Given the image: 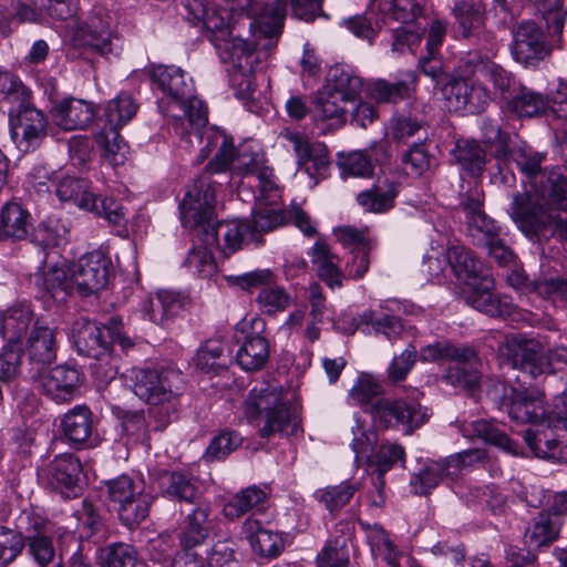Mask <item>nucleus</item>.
I'll return each mask as SVG.
<instances>
[{
  "mask_svg": "<svg viewBox=\"0 0 567 567\" xmlns=\"http://www.w3.org/2000/svg\"><path fill=\"white\" fill-rule=\"evenodd\" d=\"M43 524L42 518H35L33 524L35 534L27 536L28 553L39 567H63L61 557L55 553L52 538L39 533Z\"/></svg>",
  "mask_w": 567,
  "mask_h": 567,
  "instance_id": "obj_40",
  "label": "nucleus"
},
{
  "mask_svg": "<svg viewBox=\"0 0 567 567\" xmlns=\"http://www.w3.org/2000/svg\"><path fill=\"white\" fill-rule=\"evenodd\" d=\"M545 156L540 153L534 152L530 148H517L511 153L506 151H497L491 158L489 177H514L516 171L527 177H533L537 174L548 177H565L559 168H554L547 172V167L543 166Z\"/></svg>",
  "mask_w": 567,
  "mask_h": 567,
  "instance_id": "obj_9",
  "label": "nucleus"
},
{
  "mask_svg": "<svg viewBox=\"0 0 567 567\" xmlns=\"http://www.w3.org/2000/svg\"><path fill=\"white\" fill-rule=\"evenodd\" d=\"M193 235H195L194 231ZM194 246L192 249H189L183 266L186 267L192 274L199 277H212L217 270V266L212 252L213 249H216V246L205 245L200 243L196 236H194Z\"/></svg>",
  "mask_w": 567,
  "mask_h": 567,
  "instance_id": "obj_55",
  "label": "nucleus"
},
{
  "mask_svg": "<svg viewBox=\"0 0 567 567\" xmlns=\"http://www.w3.org/2000/svg\"><path fill=\"white\" fill-rule=\"evenodd\" d=\"M421 359L425 361L451 360L455 361L457 365H468L470 368L476 367L478 363L477 353L472 347L455 346L449 342H439L423 348Z\"/></svg>",
  "mask_w": 567,
  "mask_h": 567,
  "instance_id": "obj_46",
  "label": "nucleus"
},
{
  "mask_svg": "<svg viewBox=\"0 0 567 567\" xmlns=\"http://www.w3.org/2000/svg\"><path fill=\"white\" fill-rule=\"evenodd\" d=\"M567 514V491L556 493L549 512H540L532 519L525 532V543L530 548H539L554 543L559 535L560 523L553 515Z\"/></svg>",
  "mask_w": 567,
  "mask_h": 567,
  "instance_id": "obj_16",
  "label": "nucleus"
},
{
  "mask_svg": "<svg viewBox=\"0 0 567 567\" xmlns=\"http://www.w3.org/2000/svg\"><path fill=\"white\" fill-rule=\"evenodd\" d=\"M35 285L43 290L50 298L58 302L66 300L68 296L75 288L69 269L53 266L45 269L37 276Z\"/></svg>",
  "mask_w": 567,
  "mask_h": 567,
  "instance_id": "obj_43",
  "label": "nucleus"
},
{
  "mask_svg": "<svg viewBox=\"0 0 567 567\" xmlns=\"http://www.w3.org/2000/svg\"><path fill=\"white\" fill-rule=\"evenodd\" d=\"M153 501L154 496L143 489L123 505L115 506L114 511L117 513L120 522L125 527L133 529L148 517Z\"/></svg>",
  "mask_w": 567,
  "mask_h": 567,
  "instance_id": "obj_51",
  "label": "nucleus"
},
{
  "mask_svg": "<svg viewBox=\"0 0 567 567\" xmlns=\"http://www.w3.org/2000/svg\"><path fill=\"white\" fill-rule=\"evenodd\" d=\"M425 0H370V10H378L383 18L408 22L424 11Z\"/></svg>",
  "mask_w": 567,
  "mask_h": 567,
  "instance_id": "obj_52",
  "label": "nucleus"
},
{
  "mask_svg": "<svg viewBox=\"0 0 567 567\" xmlns=\"http://www.w3.org/2000/svg\"><path fill=\"white\" fill-rule=\"evenodd\" d=\"M371 326L377 333L384 334L390 341L396 340L403 331V323L399 317L367 310L359 317V324Z\"/></svg>",
  "mask_w": 567,
  "mask_h": 567,
  "instance_id": "obj_60",
  "label": "nucleus"
},
{
  "mask_svg": "<svg viewBox=\"0 0 567 567\" xmlns=\"http://www.w3.org/2000/svg\"><path fill=\"white\" fill-rule=\"evenodd\" d=\"M266 488L252 485L236 493L224 506L223 513L228 519H238L248 512H262L267 502Z\"/></svg>",
  "mask_w": 567,
  "mask_h": 567,
  "instance_id": "obj_37",
  "label": "nucleus"
},
{
  "mask_svg": "<svg viewBox=\"0 0 567 567\" xmlns=\"http://www.w3.org/2000/svg\"><path fill=\"white\" fill-rule=\"evenodd\" d=\"M454 156L460 165L471 174L482 175L486 173L489 176L491 157H486L484 150L475 141H457L454 148Z\"/></svg>",
  "mask_w": 567,
  "mask_h": 567,
  "instance_id": "obj_50",
  "label": "nucleus"
},
{
  "mask_svg": "<svg viewBox=\"0 0 567 567\" xmlns=\"http://www.w3.org/2000/svg\"><path fill=\"white\" fill-rule=\"evenodd\" d=\"M179 13L189 22H202L212 33V41L223 42L233 34L228 20L218 10L209 6L208 0H181Z\"/></svg>",
  "mask_w": 567,
  "mask_h": 567,
  "instance_id": "obj_19",
  "label": "nucleus"
},
{
  "mask_svg": "<svg viewBox=\"0 0 567 567\" xmlns=\"http://www.w3.org/2000/svg\"><path fill=\"white\" fill-rule=\"evenodd\" d=\"M567 179H524L513 196L512 219L532 241L542 244L558 235L567 240Z\"/></svg>",
  "mask_w": 567,
  "mask_h": 567,
  "instance_id": "obj_2",
  "label": "nucleus"
},
{
  "mask_svg": "<svg viewBox=\"0 0 567 567\" xmlns=\"http://www.w3.org/2000/svg\"><path fill=\"white\" fill-rule=\"evenodd\" d=\"M329 87L334 93V99H342L346 103L359 101L363 89L360 76L342 66H333L329 71Z\"/></svg>",
  "mask_w": 567,
  "mask_h": 567,
  "instance_id": "obj_49",
  "label": "nucleus"
},
{
  "mask_svg": "<svg viewBox=\"0 0 567 567\" xmlns=\"http://www.w3.org/2000/svg\"><path fill=\"white\" fill-rule=\"evenodd\" d=\"M216 186L213 179H193L179 205L185 228L195 233L198 240L216 246L226 257L244 245L258 243L249 219L216 221Z\"/></svg>",
  "mask_w": 567,
  "mask_h": 567,
  "instance_id": "obj_1",
  "label": "nucleus"
},
{
  "mask_svg": "<svg viewBox=\"0 0 567 567\" xmlns=\"http://www.w3.org/2000/svg\"><path fill=\"white\" fill-rule=\"evenodd\" d=\"M449 463L446 458L437 461H429L423 468H421L411 478V487L414 494L427 495L433 488L445 480L454 481V474H449Z\"/></svg>",
  "mask_w": 567,
  "mask_h": 567,
  "instance_id": "obj_47",
  "label": "nucleus"
},
{
  "mask_svg": "<svg viewBox=\"0 0 567 567\" xmlns=\"http://www.w3.org/2000/svg\"><path fill=\"white\" fill-rule=\"evenodd\" d=\"M447 109L468 114L481 113L491 97L488 91L480 83L465 78H455L443 87Z\"/></svg>",
  "mask_w": 567,
  "mask_h": 567,
  "instance_id": "obj_15",
  "label": "nucleus"
},
{
  "mask_svg": "<svg viewBox=\"0 0 567 567\" xmlns=\"http://www.w3.org/2000/svg\"><path fill=\"white\" fill-rule=\"evenodd\" d=\"M55 333V327L48 320L39 318L34 321L27 343V353L32 363L47 365L55 360L58 350Z\"/></svg>",
  "mask_w": 567,
  "mask_h": 567,
  "instance_id": "obj_28",
  "label": "nucleus"
},
{
  "mask_svg": "<svg viewBox=\"0 0 567 567\" xmlns=\"http://www.w3.org/2000/svg\"><path fill=\"white\" fill-rule=\"evenodd\" d=\"M138 553L126 543H112L99 549L97 563L101 567H135Z\"/></svg>",
  "mask_w": 567,
  "mask_h": 567,
  "instance_id": "obj_56",
  "label": "nucleus"
},
{
  "mask_svg": "<svg viewBox=\"0 0 567 567\" xmlns=\"http://www.w3.org/2000/svg\"><path fill=\"white\" fill-rule=\"evenodd\" d=\"M557 410V421L555 423L551 417H548L546 426H544V422H542L537 424V427L526 430L524 440L537 457L564 462L563 453H565V435L558 433V431H563V408L559 406Z\"/></svg>",
  "mask_w": 567,
  "mask_h": 567,
  "instance_id": "obj_17",
  "label": "nucleus"
},
{
  "mask_svg": "<svg viewBox=\"0 0 567 567\" xmlns=\"http://www.w3.org/2000/svg\"><path fill=\"white\" fill-rule=\"evenodd\" d=\"M309 255L319 278L330 288L341 287L342 275L333 261L334 257L331 255L329 246L319 240L313 245Z\"/></svg>",
  "mask_w": 567,
  "mask_h": 567,
  "instance_id": "obj_53",
  "label": "nucleus"
},
{
  "mask_svg": "<svg viewBox=\"0 0 567 567\" xmlns=\"http://www.w3.org/2000/svg\"><path fill=\"white\" fill-rule=\"evenodd\" d=\"M216 526L217 517L210 504L197 503V506L183 520L178 536L182 548L189 550L204 544Z\"/></svg>",
  "mask_w": 567,
  "mask_h": 567,
  "instance_id": "obj_20",
  "label": "nucleus"
},
{
  "mask_svg": "<svg viewBox=\"0 0 567 567\" xmlns=\"http://www.w3.org/2000/svg\"><path fill=\"white\" fill-rule=\"evenodd\" d=\"M186 298L172 290H158L141 305V311L152 322L166 326L183 309Z\"/></svg>",
  "mask_w": 567,
  "mask_h": 567,
  "instance_id": "obj_31",
  "label": "nucleus"
},
{
  "mask_svg": "<svg viewBox=\"0 0 567 567\" xmlns=\"http://www.w3.org/2000/svg\"><path fill=\"white\" fill-rule=\"evenodd\" d=\"M30 91L23 83L2 103L7 104L11 136L17 147L27 153L40 146L47 136L48 120L30 103Z\"/></svg>",
  "mask_w": 567,
  "mask_h": 567,
  "instance_id": "obj_5",
  "label": "nucleus"
},
{
  "mask_svg": "<svg viewBox=\"0 0 567 567\" xmlns=\"http://www.w3.org/2000/svg\"><path fill=\"white\" fill-rule=\"evenodd\" d=\"M120 128L104 123V126L95 136L96 143L104 151L106 159L113 166L122 164L127 152V146L118 133Z\"/></svg>",
  "mask_w": 567,
  "mask_h": 567,
  "instance_id": "obj_57",
  "label": "nucleus"
},
{
  "mask_svg": "<svg viewBox=\"0 0 567 567\" xmlns=\"http://www.w3.org/2000/svg\"><path fill=\"white\" fill-rule=\"evenodd\" d=\"M75 347L80 354L99 361L110 355V323L99 326L94 321L79 320L74 324Z\"/></svg>",
  "mask_w": 567,
  "mask_h": 567,
  "instance_id": "obj_22",
  "label": "nucleus"
},
{
  "mask_svg": "<svg viewBox=\"0 0 567 567\" xmlns=\"http://www.w3.org/2000/svg\"><path fill=\"white\" fill-rule=\"evenodd\" d=\"M375 161L379 164V171H375V165L372 163L371 156L362 151L353 152H339L337 154V166L342 174L351 177H373L385 175L383 166L388 159V154L383 145L373 148Z\"/></svg>",
  "mask_w": 567,
  "mask_h": 567,
  "instance_id": "obj_29",
  "label": "nucleus"
},
{
  "mask_svg": "<svg viewBox=\"0 0 567 567\" xmlns=\"http://www.w3.org/2000/svg\"><path fill=\"white\" fill-rule=\"evenodd\" d=\"M159 488L162 495L171 501L198 503V487L194 478L182 472H163Z\"/></svg>",
  "mask_w": 567,
  "mask_h": 567,
  "instance_id": "obj_36",
  "label": "nucleus"
},
{
  "mask_svg": "<svg viewBox=\"0 0 567 567\" xmlns=\"http://www.w3.org/2000/svg\"><path fill=\"white\" fill-rule=\"evenodd\" d=\"M111 260L99 250L81 256L69 267L75 289L81 296H91L102 290L110 277Z\"/></svg>",
  "mask_w": 567,
  "mask_h": 567,
  "instance_id": "obj_13",
  "label": "nucleus"
},
{
  "mask_svg": "<svg viewBox=\"0 0 567 567\" xmlns=\"http://www.w3.org/2000/svg\"><path fill=\"white\" fill-rule=\"evenodd\" d=\"M468 288L466 302L481 312L491 317H504L509 316L515 309L511 298L493 292L494 279L491 275L483 277L476 287Z\"/></svg>",
  "mask_w": 567,
  "mask_h": 567,
  "instance_id": "obj_26",
  "label": "nucleus"
},
{
  "mask_svg": "<svg viewBox=\"0 0 567 567\" xmlns=\"http://www.w3.org/2000/svg\"><path fill=\"white\" fill-rule=\"evenodd\" d=\"M398 187L393 179H378L372 188L358 195V203L370 213H384L393 207Z\"/></svg>",
  "mask_w": 567,
  "mask_h": 567,
  "instance_id": "obj_42",
  "label": "nucleus"
},
{
  "mask_svg": "<svg viewBox=\"0 0 567 567\" xmlns=\"http://www.w3.org/2000/svg\"><path fill=\"white\" fill-rule=\"evenodd\" d=\"M246 414L250 419L259 417V434L264 439L277 433L291 435L298 430L296 416L275 388H254L246 400Z\"/></svg>",
  "mask_w": 567,
  "mask_h": 567,
  "instance_id": "obj_6",
  "label": "nucleus"
},
{
  "mask_svg": "<svg viewBox=\"0 0 567 567\" xmlns=\"http://www.w3.org/2000/svg\"><path fill=\"white\" fill-rule=\"evenodd\" d=\"M203 146L195 163L202 164L209 156L212 158L205 166L208 174H225L230 172L237 175H252L255 177H270L272 175L264 157L247 148L236 150L234 140L217 127H208L197 140Z\"/></svg>",
  "mask_w": 567,
  "mask_h": 567,
  "instance_id": "obj_3",
  "label": "nucleus"
},
{
  "mask_svg": "<svg viewBox=\"0 0 567 567\" xmlns=\"http://www.w3.org/2000/svg\"><path fill=\"white\" fill-rule=\"evenodd\" d=\"M543 352L544 346L539 340L520 333L507 336L503 347V355L507 362L532 380L547 371Z\"/></svg>",
  "mask_w": 567,
  "mask_h": 567,
  "instance_id": "obj_10",
  "label": "nucleus"
},
{
  "mask_svg": "<svg viewBox=\"0 0 567 567\" xmlns=\"http://www.w3.org/2000/svg\"><path fill=\"white\" fill-rule=\"evenodd\" d=\"M243 533L252 551L261 558H276L285 548L282 535L274 530L268 523L256 518V513L246 518Z\"/></svg>",
  "mask_w": 567,
  "mask_h": 567,
  "instance_id": "obj_21",
  "label": "nucleus"
},
{
  "mask_svg": "<svg viewBox=\"0 0 567 567\" xmlns=\"http://www.w3.org/2000/svg\"><path fill=\"white\" fill-rule=\"evenodd\" d=\"M430 417L429 410L414 400H389L378 402L372 406V419L385 427L401 426L405 434H411L422 426Z\"/></svg>",
  "mask_w": 567,
  "mask_h": 567,
  "instance_id": "obj_12",
  "label": "nucleus"
},
{
  "mask_svg": "<svg viewBox=\"0 0 567 567\" xmlns=\"http://www.w3.org/2000/svg\"><path fill=\"white\" fill-rule=\"evenodd\" d=\"M106 487L107 496L113 507L123 505L144 489L142 482L134 481L128 475H121L107 481Z\"/></svg>",
  "mask_w": 567,
  "mask_h": 567,
  "instance_id": "obj_62",
  "label": "nucleus"
},
{
  "mask_svg": "<svg viewBox=\"0 0 567 567\" xmlns=\"http://www.w3.org/2000/svg\"><path fill=\"white\" fill-rule=\"evenodd\" d=\"M165 116L174 118V130L181 134L182 142L192 143V135L196 140L202 136L200 130L207 128V107L202 100L190 93L185 103H175L168 110L162 111Z\"/></svg>",
  "mask_w": 567,
  "mask_h": 567,
  "instance_id": "obj_18",
  "label": "nucleus"
},
{
  "mask_svg": "<svg viewBox=\"0 0 567 567\" xmlns=\"http://www.w3.org/2000/svg\"><path fill=\"white\" fill-rule=\"evenodd\" d=\"M280 137L289 142L297 157L298 172L309 177L321 176L327 173L331 161L329 150L321 142H312L302 133L284 130Z\"/></svg>",
  "mask_w": 567,
  "mask_h": 567,
  "instance_id": "obj_14",
  "label": "nucleus"
},
{
  "mask_svg": "<svg viewBox=\"0 0 567 567\" xmlns=\"http://www.w3.org/2000/svg\"><path fill=\"white\" fill-rule=\"evenodd\" d=\"M508 415L513 421L537 425L544 422V393L536 388L513 389Z\"/></svg>",
  "mask_w": 567,
  "mask_h": 567,
  "instance_id": "obj_27",
  "label": "nucleus"
},
{
  "mask_svg": "<svg viewBox=\"0 0 567 567\" xmlns=\"http://www.w3.org/2000/svg\"><path fill=\"white\" fill-rule=\"evenodd\" d=\"M81 472L80 461L72 454H60L49 465V475L51 483L66 491L65 495L69 497L70 493H74V488L78 486L79 475Z\"/></svg>",
  "mask_w": 567,
  "mask_h": 567,
  "instance_id": "obj_39",
  "label": "nucleus"
},
{
  "mask_svg": "<svg viewBox=\"0 0 567 567\" xmlns=\"http://www.w3.org/2000/svg\"><path fill=\"white\" fill-rule=\"evenodd\" d=\"M194 362L204 372L218 373L227 368L228 358L225 354V344L218 340H209L197 351Z\"/></svg>",
  "mask_w": 567,
  "mask_h": 567,
  "instance_id": "obj_59",
  "label": "nucleus"
},
{
  "mask_svg": "<svg viewBox=\"0 0 567 567\" xmlns=\"http://www.w3.org/2000/svg\"><path fill=\"white\" fill-rule=\"evenodd\" d=\"M80 38L84 45L102 56H117L123 49L122 38L114 32L107 21L101 17H91L80 29Z\"/></svg>",
  "mask_w": 567,
  "mask_h": 567,
  "instance_id": "obj_24",
  "label": "nucleus"
},
{
  "mask_svg": "<svg viewBox=\"0 0 567 567\" xmlns=\"http://www.w3.org/2000/svg\"><path fill=\"white\" fill-rule=\"evenodd\" d=\"M513 37L512 54L519 63L527 65L533 61H539L549 52L544 34L535 22L519 23Z\"/></svg>",
  "mask_w": 567,
  "mask_h": 567,
  "instance_id": "obj_25",
  "label": "nucleus"
},
{
  "mask_svg": "<svg viewBox=\"0 0 567 567\" xmlns=\"http://www.w3.org/2000/svg\"><path fill=\"white\" fill-rule=\"evenodd\" d=\"M270 347L268 340L260 334L246 337L245 342L238 349L236 360L245 371H258L268 362Z\"/></svg>",
  "mask_w": 567,
  "mask_h": 567,
  "instance_id": "obj_45",
  "label": "nucleus"
},
{
  "mask_svg": "<svg viewBox=\"0 0 567 567\" xmlns=\"http://www.w3.org/2000/svg\"><path fill=\"white\" fill-rule=\"evenodd\" d=\"M322 0H289L292 16L299 20L310 22L321 12ZM288 0H250L248 13L254 18L252 25L262 34L278 35L282 33Z\"/></svg>",
  "mask_w": 567,
  "mask_h": 567,
  "instance_id": "obj_7",
  "label": "nucleus"
},
{
  "mask_svg": "<svg viewBox=\"0 0 567 567\" xmlns=\"http://www.w3.org/2000/svg\"><path fill=\"white\" fill-rule=\"evenodd\" d=\"M137 112V105L128 94H120L105 107L104 122L113 127H123Z\"/></svg>",
  "mask_w": 567,
  "mask_h": 567,
  "instance_id": "obj_61",
  "label": "nucleus"
},
{
  "mask_svg": "<svg viewBox=\"0 0 567 567\" xmlns=\"http://www.w3.org/2000/svg\"><path fill=\"white\" fill-rule=\"evenodd\" d=\"M93 104L78 99H64L52 110L53 122L65 131L82 130L94 118Z\"/></svg>",
  "mask_w": 567,
  "mask_h": 567,
  "instance_id": "obj_32",
  "label": "nucleus"
},
{
  "mask_svg": "<svg viewBox=\"0 0 567 567\" xmlns=\"http://www.w3.org/2000/svg\"><path fill=\"white\" fill-rule=\"evenodd\" d=\"M80 383V373L69 365H56L39 372L38 386L42 393L58 403L68 402Z\"/></svg>",
  "mask_w": 567,
  "mask_h": 567,
  "instance_id": "obj_23",
  "label": "nucleus"
},
{
  "mask_svg": "<svg viewBox=\"0 0 567 567\" xmlns=\"http://www.w3.org/2000/svg\"><path fill=\"white\" fill-rule=\"evenodd\" d=\"M447 260L455 277L467 287H476L483 277L489 276L484 271L482 262L464 246L450 247Z\"/></svg>",
  "mask_w": 567,
  "mask_h": 567,
  "instance_id": "obj_34",
  "label": "nucleus"
},
{
  "mask_svg": "<svg viewBox=\"0 0 567 567\" xmlns=\"http://www.w3.org/2000/svg\"><path fill=\"white\" fill-rule=\"evenodd\" d=\"M131 379L135 395L152 405L155 429L164 430L177 412L183 385L181 372L172 368L137 369L132 371Z\"/></svg>",
  "mask_w": 567,
  "mask_h": 567,
  "instance_id": "obj_4",
  "label": "nucleus"
},
{
  "mask_svg": "<svg viewBox=\"0 0 567 567\" xmlns=\"http://www.w3.org/2000/svg\"><path fill=\"white\" fill-rule=\"evenodd\" d=\"M246 12H248V6L246 7ZM248 18L251 19L250 30L256 38L255 42H249L240 37H236L231 34L223 42H217L216 50L218 51L220 60L225 64H230L233 70L239 71H250L252 70L254 64V53L258 45H260V40H266L267 42L262 44V48L267 50H271L276 47L279 37L281 35H266L262 34L257 28L252 25L254 18L247 13Z\"/></svg>",
  "mask_w": 567,
  "mask_h": 567,
  "instance_id": "obj_11",
  "label": "nucleus"
},
{
  "mask_svg": "<svg viewBox=\"0 0 567 567\" xmlns=\"http://www.w3.org/2000/svg\"><path fill=\"white\" fill-rule=\"evenodd\" d=\"M150 76L158 89L167 95L172 102L171 106L175 103H185V99L189 97L193 92V81L185 75V72L175 65H158L154 66Z\"/></svg>",
  "mask_w": 567,
  "mask_h": 567,
  "instance_id": "obj_30",
  "label": "nucleus"
},
{
  "mask_svg": "<svg viewBox=\"0 0 567 567\" xmlns=\"http://www.w3.org/2000/svg\"><path fill=\"white\" fill-rule=\"evenodd\" d=\"M465 182L468 189H472V187L475 188V194L470 195L462 200V205L466 212L468 230L473 237L475 236V231L477 234H482L484 243H486L488 239L495 237L496 226L494 225V221L488 219L482 210L481 195L477 190V179H463L461 190H464Z\"/></svg>",
  "mask_w": 567,
  "mask_h": 567,
  "instance_id": "obj_33",
  "label": "nucleus"
},
{
  "mask_svg": "<svg viewBox=\"0 0 567 567\" xmlns=\"http://www.w3.org/2000/svg\"><path fill=\"white\" fill-rule=\"evenodd\" d=\"M451 13L460 39L476 52L494 53L497 40L487 27V4L484 0H454Z\"/></svg>",
  "mask_w": 567,
  "mask_h": 567,
  "instance_id": "obj_8",
  "label": "nucleus"
},
{
  "mask_svg": "<svg viewBox=\"0 0 567 567\" xmlns=\"http://www.w3.org/2000/svg\"><path fill=\"white\" fill-rule=\"evenodd\" d=\"M243 442V437L236 431L223 430L214 436L206 449L205 458L207 461L223 460L231 452L237 450Z\"/></svg>",
  "mask_w": 567,
  "mask_h": 567,
  "instance_id": "obj_63",
  "label": "nucleus"
},
{
  "mask_svg": "<svg viewBox=\"0 0 567 567\" xmlns=\"http://www.w3.org/2000/svg\"><path fill=\"white\" fill-rule=\"evenodd\" d=\"M534 292L539 297L563 305L567 302V278L546 272L536 278Z\"/></svg>",
  "mask_w": 567,
  "mask_h": 567,
  "instance_id": "obj_64",
  "label": "nucleus"
},
{
  "mask_svg": "<svg viewBox=\"0 0 567 567\" xmlns=\"http://www.w3.org/2000/svg\"><path fill=\"white\" fill-rule=\"evenodd\" d=\"M358 491V485L342 482L339 485L327 486L315 492L313 497L330 512H338L346 506Z\"/></svg>",
  "mask_w": 567,
  "mask_h": 567,
  "instance_id": "obj_58",
  "label": "nucleus"
},
{
  "mask_svg": "<svg viewBox=\"0 0 567 567\" xmlns=\"http://www.w3.org/2000/svg\"><path fill=\"white\" fill-rule=\"evenodd\" d=\"M463 433L468 437H477L484 442L495 445L511 455L519 454V445L507 436V434L487 420H476L464 424Z\"/></svg>",
  "mask_w": 567,
  "mask_h": 567,
  "instance_id": "obj_38",
  "label": "nucleus"
},
{
  "mask_svg": "<svg viewBox=\"0 0 567 567\" xmlns=\"http://www.w3.org/2000/svg\"><path fill=\"white\" fill-rule=\"evenodd\" d=\"M492 54L493 53L485 54L484 52H476L472 56V53H470L466 63L473 65L471 72H481L485 74V76H487V79L493 83L494 87L499 91L504 97L509 99L508 94L515 83L514 79L512 74L501 65L489 61V56Z\"/></svg>",
  "mask_w": 567,
  "mask_h": 567,
  "instance_id": "obj_41",
  "label": "nucleus"
},
{
  "mask_svg": "<svg viewBox=\"0 0 567 567\" xmlns=\"http://www.w3.org/2000/svg\"><path fill=\"white\" fill-rule=\"evenodd\" d=\"M33 319V312L28 306L17 305L8 308L0 316V333L8 343H20Z\"/></svg>",
  "mask_w": 567,
  "mask_h": 567,
  "instance_id": "obj_44",
  "label": "nucleus"
},
{
  "mask_svg": "<svg viewBox=\"0 0 567 567\" xmlns=\"http://www.w3.org/2000/svg\"><path fill=\"white\" fill-rule=\"evenodd\" d=\"M31 225L30 213L18 203H7L0 209V240L25 239Z\"/></svg>",
  "mask_w": 567,
  "mask_h": 567,
  "instance_id": "obj_35",
  "label": "nucleus"
},
{
  "mask_svg": "<svg viewBox=\"0 0 567 567\" xmlns=\"http://www.w3.org/2000/svg\"><path fill=\"white\" fill-rule=\"evenodd\" d=\"M62 432L69 442L83 444L92 435V412L86 406H75L62 420Z\"/></svg>",
  "mask_w": 567,
  "mask_h": 567,
  "instance_id": "obj_48",
  "label": "nucleus"
},
{
  "mask_svg": "<svg viewBox=\"0 0 567 567\" xmlns=\"http://www.w3.org/2000/svg\"><path fill=\"white\" fill-rule=\"evenodd\" d=\"M507 106L520 117H534L546 112L549 101L543 94L523 86L517 94L508 99Z\"/></svg>",
  "mask_w": 567,
  "mask_h": 567,
  "instance_id": "obj_54",
  "label": "nucleus"
}]
</instances>
